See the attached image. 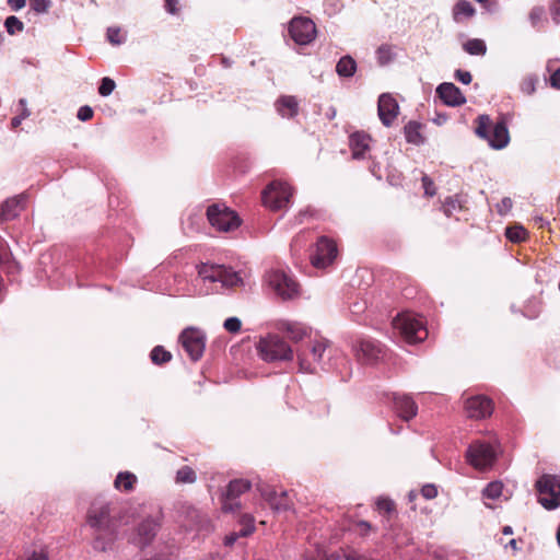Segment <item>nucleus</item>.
Returning a JSON list of instances; mask_svg holds the SVG:
<instances>
[{
    "label": "nucleus",
    "instance_id": "nucleus-59",
    "mask_svg": "<svg viewBox=\"0 0 560 560\" xmlns=\"http://www.w3.org/2000/svg\"><path fill=\"white\" fill-rule=\"evenodd\" d=\"M25 560H48L47 556L44 552H33Z\"/></svg>",
    "mask_w": 560,
    "mask_h": 560
},
{
    "label": "nucleus",
    "instance_id": "nucleus-32",
    "mask_svg": "<svg viewBox=\"0 0 560 560\" xmlns=\"http://www.w3.org/2000/svg\"><path fill=\"white\" fill-rule=\"evenodd\" d=\"M463 49L471 56H485L487 52V45L482 39L472 38L464 43Z\"/></svg>",
    "mask_w": 560,
    "mask_h": 560
},
{
    "label": "nucleus",
    "instance_id": "nucleus-62",
    "mask_svg": "<svg viewBox=\"0 0 560 560\" xmlns=\"http://www.w3.org/2000/svg\"><path fill=\"white\" fill-rule=\"evenodd\" d=\"M215 291V288L213 287H206V288H201L199 289L198 291H196L198 294L200 295H207L209 293H212Z\"/></svg>",
    "mask_w": 560,
    "mask_h": 560
},
{
    "label": "nucleus",
    "instance_id": "nucleus-52",
    "mask_svg": "<svg viewBox=\"0 0 560 560\" xmlns=\"http://www.w3.org/2000/svg\"><path fill=\"white\" fill-rule=\"evenodd\" d=\"M421 494L425 499L431 500L438 495V490H436L435 486H433V485H425L421 489Z\"/></svg>",
    "mask_w": 560,
    "mask_h": 560
},
{
    "label": "nucleus",
    "instance_id": "nucleus-19",
    "mask_svg": "<svg viewBox=\"0 0 560 560\" xmlns=\"http://www.w3.org/2000/svg\"><path fill=\"white\" fill-rule=\"evenodd\" d=\"M466 413L472 419H483L492 413V402L483 396H476L467 399L465 405Z\"/></svg>",
    "mask_w": 560,
    "mask_h": 560
},
{
    "label": "nucleus",
    "instance_id": "nucleus-10",
    "mask_svg": "<svg viewBox=\"0 0 560 560\" xmlns=\"http://www.w3.org/2000/svg\"><path fill=\"white\" fill-rule=\"evenodd\" d=\"M207 218L219 232H232L241 225L238 215L224 205L213 203L207 209Z\"/></svg>",
    "mask_w": 560,
    "mask_h": 560
},
{
    "label": "nucleus",
    "instance_id": "nucleus-6",
    "mask_svg": "<svg viewBox=\"0 0 560 560\" xmlns=\"http://www.w3.org/2000/svg\"><path fill=\"white\" fill-rule=\"evenodd\" d=\"M476 135L487 140L488 144L494 150L504 149L510 142V133L506 122L501 119L493 124L487 115L478 117Z\"/></svg>",
    "mask_w": 560,
    "mask_h": 560
},
{
    "label": "nucleus",
    "instance_id": "nucleus-34",
    "mask_svg": "<svg viewBox=\"0 0 560 560\" xmlns=\"http://www.w3.org/2000/svg\"><path fill=\"white\" fill-rule=\"evenodd\" d=\"M505 236L514 243L525 241L527 237V231L522 225L509 226L505 229Z\"/></svg>",
    "mask_w": 560,
    "mask_h": 560
},
{
    "label": "nucleus",
    "instance_id": "nucleus-21",
    "mask_svg": "<svg viewBox=\"0 0 560 560\" xmlns=\"http://www.w3.org/2000/svg\"><path fill=\"white\" fill-rule=\"evenodd\" d=\"M436 94L447 106L456 107L466 103L465 95L454 83L451 82L441 83L436 88Z\"/></svg>",
    "mask_w": 560,
    "mask_h": 560
},
{
    "label": "nucleus",
    "instance_id": "nucleus-64",
    "mask_svg": "<svg viewBox=\"0 0 560 560\" xmlns=\"http://www.w3.org/2000/svg\"><path fill=\"white\" fill-rule=\"evenodd\" d=\"M516 540L515 539H511L509 541V544L506 546L511 547L512 549L516 550L517 549V546H516Z\"/></svg>",
    "mask_w": 560,
    "mask_h": 560
},
{
    "label": "nucleus",
    "instance_id": "nucleus-39",
    "mask_svg": "<svg viewBox=\"0 0 560 560\" xmlns=\"http://www.w3.org/2000/svg\"><path fill=\"white\" fill-rule=\"evenodd\" d=\"M354 532L360 536V537H368L370 534L372 533H375L376 532V527L373 526L370 522L368 521H358L355 524H354Z\"/></svg>",
    "mask_w": 560,
    "mask_h": 560
},
{
    "label": "nucleus",
    "instance_id": "nucleus-47",
    "mask_svg": "<svg viewBox=\"0 0 560 560\" xmlns=\"http://www.w3.org/2000/svg\"><path fill=\"white\" fill-rule=\"evenodd\" d=\"M223 327L229 332H238L242 328V322L238 317H229L224 320Z\"/></svg>",
    "mask_w": 560,
    "mask_h": 560
},
{
    "label": "nucleus",
    "instance_id": "nucleus-55",
    "mask_svg": "<svg viewBox=\"0 0 560 560\" xmlns=\"http://www.w3.org/2000/svg\"><path fill=\"white\" fill-rule=\"evenodd\" d=\"M165 10L170 14H176L179 11V0H165Z\"/></svg>",
    "mask_w": 560,
    "mask_h": 560
},
{
    "label": "nucleus",
    "instance_id": "nucleus-40",
    "mask_svg": "<svg viewBox=\"0 0 560 560\" xmlns=\"http://www.w3.org/2000/svg\"><path fill=\"white\" fill-rule=\"evenodd\" d=\"M19 105L22 108L21 116H15L11 119L12 128H18L24 119H26L31 116V112L27 108V101L25 98H21L19 101Z\"/></svg>",
    "mask_w": 560,
    "mask_h": 560
},
{
    "label": "nucleus",
    "instance_id": "nucleus-22",
    "mask_svg": "<svg viewBox=\"0 0 560 560\" xmlns=\"http://www.w3.org/2000/svg\"><path fill=\"white\" fill-rule=\"evenodd\" d=\"M392 400L395 411L401 419L409 421L417 415L418 407L409 395L393 393Z\"/></svg>",
    "mask_w": 560,
    "mask_h": 560
},
{
    "label": "nucleus",
    "instance_id": "nucleus-37",
    "mask_svg": "<svg viewBox=\"0 0 560 560\" xmlns=\"http://www.w3.org/2000/svg\"><path fill=\"white\" fill-rule=\"evenodd\" d=\"M106 37L112 45H121L126 42V34L121 32L118 26H110L107 28Z\"/></svg>",
    "mask_w": 560,
    "mask_h": 560
},
{
    "label": "nucleus",
    "instance_id": "nucleus-48",
    "mask_svg": "<svg viewBox=\"0 0 560 560\" xmlns=\"http://www.w3.org/2000/svg\"><path fill=\"white\" fill-rule=\"evenodd\" d=\"M513 207V201L510 197H504L498 205L497 211L500 215H506Z\"/></svg>",
    "mask_w": 560,
    "mask_h": 560
},
{
    "label": "nucleus",
    "instance_id": "nucleus-26",
    "mask_svg": "<svg viewBox=\"0 0 560 560\" xmlns=\"http://www.w3.org/2000/svg\"><path fill=\"white\" fill-rule=\"evenodd\" d=\"M275 106L278 114L283 118H293L299 113V102L296 97L292 95L280 96Z\"/></svg>",
    "mask_w": 560,
    "mask_h": 560
},
{
    "label": "nucleus",
    "instance_id": "nucleus-57",
    "mask_svg": "<svg viewBox=\"0 0 560 560\" xmlns=\"http://www.w3.org/2000/svg\"><path fill=\"white\" fill-rule=\"evenodd\" d=\"M8 3L13 11H19L25 7L26 0H8Z\"/></svg>",
    "mask_w": 560,
    "mask_h": 560
},
{
    "label": "nucleus",
    "instance_id": "nucleus-11",
    "mask_svg": "<svg viewBox=\"0 0 560 560\" xmlns=\"http://www.w3.org/2000/svg\"><path fill=\"white\" fill-rule=\"evenodd\" d=\"M179 342L192 361H198L206 348V335L196 327H187L179 335Z\"/></svg>",
    "mask_w": 560,
    "mask_h": 560
},
{
    "label": "nucleus",
    "instance_id": "nucleus-15",
    "mask_svg": "<svg viewBox=\"0 0 560 560\" xmlns=\"http://www.w3.org/2000/svg\"><path fill=\"white\" fill-rule=\"evenodd\" d=\"M252 485L246 479H234L229 482L221 498V509L225 513H234L241 509L238 497L250 489Z\"/></svg>",
    "mask_w": 560,
    "mask_h": 560
},
{
    "label": "nucleus",
    "instance_id": "nucleus-46",
    "mask_svg": "<svg viewBox=\"0 0 560 560\" xmlns=\"http://www.w3.org/2000/svg\"><path fill=\"white\" fill-rule=\"evenodd\" d=\"M544 15H545L544 8H541V7L533 8L528 15L530 24L534 27H537L541 23Z\"/></svg>",
    "mask_w": 560,
    "mask_h": 560
},
{
    "label": "nucleus",
    "instance_id": "nucleus-50",
    "mask_svg": "<svg viewBox=\"0 0 560 560\" xmlns=\"http://www.w3.org/2000/svg\"><path fill=\"white\" fill-rule=\"evenodd\" d=\"M77 117L81 121H88L93 117V109L88 105L81 106L78 110Z\"/></svg>",
    "mask_w": 560,
    "mask_h": 560
},
{
    "label": "nucleus",
    "instance_id": "nucleus-54",
    "mask_svg": "<svg viewBox=\"0 0 560 560\" xmlns=\"http://www.w3.org/2000/svg\"><path fill=\"white\" fill-rule=\"evenodd\" d=\"M550 14L556 23H560V0H553L550 5Z\"/></svg>",
    "mask_w": 560,
    "mask_h": 560
},
{
    "label": "nucleus",
    "instance_id": "nucleus-16",
    "mask_svg": "<svg viewBox=\"0 0 560 560\" xmlns=\"http://www.w3.org/2000/svg\"><path fill=\"white\" fill-rule=\"evenodd\" d=\"M159 529V521L153 517H147L137 526L131 542L143 549L151 545Z\"/></svg>",
    "mask_w": 560,
    "mask_h": 560
},
{
    "label": "nucleus",
    "instance_id": "nucleus-33",
    "mask_svg": "<svg viewBox=\"0 0 560 560\" xmlns=\"http://www.w3.org/2000/svg\"><path fill=\"white\" fill-rule=\"evenodd\" d=\"M196 479V471L189 466H183L176 471V483H194Z\"/></svg>",
    "mask_w": 560,
    "mask_h": 560
},
{
    "label": "nucleus",
    "instance_id": "nucleus-4",
    "mask_svg": "<svg viewBox=\"0 0 560 560\" xmlns=\"http://www.w3.org/2000/svg\"><path fill=\"white\" fill-rule=\"evenodd\" d=\"M264 283L283 301L293 300L300 294V284L294 276L282 269H270L264 276Z\"/></svg>",
    "mask_w": 560,
    "mask_h": 560
},
{
    "label": "nucleus",
    "instance_id": "nucleus-28",
    "mask_svg": "<svg viewBox=\"0 0 560 560\" xmlns=\"http://www.w3.org/2000/svg\"><path fill=\"white\" fill-rule=\"evenodd\" d=\"M421 125L417 121H409L405 128V138L407 142L419 145L423 143V137L420 132Z\"/></svg>",
    "mask_w": 560,
    "mask_h": 560
},
{
    "label": "nucleus",
    "instance_id": "nucleus-2",
    "mask_svg": "<svg viewBox=\"0 0 560 560\" xmlns=\"http://www.w3.org/2000/svg\"><path fill=\"white\" fill-rule=\"evenodd\" d=\"M332 352L326 339L312 340L307 347H298L295 350L300 370L305 373H314L316 365L323 370L332 366Z\"/></svg>",
    "mask_w": 560,
    "mask_h": 560
},
{
    "label": "nucleus",
    "instance_id": "nucleus-20",
    "mask_svg": "<svg viewBox=\"0 0 560 560\" xmlns=\"http://www.w3.org/2000/svg\"><path fill=\"white\" fill-rule=\"evenodd\" d=\"M399 106L396 100L389 94H382L378 97L377 112L384 126L389 127L397 117Z\"/></svg>",
    "mask_w": 560,
    "mask_h": 560
},
{
    "label": "nucleus",
    "instance_id": "nucleus-43",
    "mask_svg": "<svg viewBox=\"0 0 560 560\" xmlns=\"http://www.w3.org/2000/svg\"><path fill=\"white\" fill-rule=\"evenodd\" d=\"M116 88V83L113 79L105 77L102 79L101 84L98 86L100 95L106 97L113 93Z\"/></svg>",
    "mask_w": 560,
    "mask_h": 560
},
{
    "label": "nucleus",
    "instance_id": "nucleus-5",
    "mask_svg": "<svg viewBox=\"0 0 560 560\" xmlns=\"http://www.w3.org/2000/svg\"><path fill=\"white\" fill-rule=\"evenodd\" d=\"M393 328L410 345L421 342L428 337L423 318L410 312L397 314L393 319Z\"/></svg>",
    "mask_w": 560,
    "mask_h": 560
},
{
    "label": "nucleus",
    "instance_id": "nucleus-60",
    "mask_svg": "<svg viewBox=\"0 0 560 560\" xmlns=\"http://www.w3.org/2000/svg\"><path fill=\"white\" fill-rule=\"evenodd\" d=\"M346 560H365L366 558L355 552H349L345 555Z\"/></svg>",
    "mask_w": 560,
    "mask_h": 560
},
{
    "label": "nucleus",
    "instance_id": "nucleus-35",
    "mask_svg": "<svg viewBox=\"0 0 560 560\" xmlns=\"http://www.w3.org/2000/svg\"><path fill=\"white\" fill-rule=\"evenodd\" d=\"M150 358L154 364H163L172 359L171 352L166 351L162 346H156L152 349Z\"/></svg>",
    "mask_w": 560,
    "mask_h": 560
},
{
    "label": "nucleus",
    "instance_id": "nucleus-42",
    "mask_svg": "<svg viewBox=\"0 0 560 560\" xmlns=\"http://www.w3.org/2000/svg\"><path fill=\"white\" fill-rule=\"evenodd\" d=\"M241 524L243 526L242 529L240 530V535L242 537L250 535L255 529L254 517L249 514H245L242 516Z\"/></svg>",
    "mask_w": 560,
    "mask_h": 560
},
{
    "label": "nucleus",
    "instance_id": "nucleus-3",
    "mask_svg": "<svg viewBox=\"0 0 560 560\" xmlns=\"http://www.w3.org/2000/svg\"><path fill=\"white\" fill-rule=\"evenodd\" d=\"M205 285L220 283L222 288L243 285L244 280L240 272L231 267L215 264H201L198 266V279Z\"/></svg>",
    "mask_w": 560,
    "mask_h": 560
},
{
    "label": "nucleus",
    "instance_id": "nucleus-49",
    "mask_svg": "<svg viewBox=\"0 0 560 560\" xmlns=\"http://www.w3.org/2000/svg\"><path fill=\"white\" fill-rule=\"evenodd\" d=\"M31 8L37 13L46 12L50 7L49 0H30Z\"/></svg>",
    "mask_w": 560,
    "mask_h": 560
},
{
    "label": "nucleus",
    "instance_id": "nucleus-24",
    "mask_svg": "<svg viewBox=\"0 0 560 560\" xmlns=\"http://www.w3.org/2000/svg\"><path fill=\"white\" fill-rule=\"evenodd\" d=\"M26 201L25 195L14 196L8 198L0 208V218L2 221H11L15 219L24 209Z\"/></svg>",
    "mask_w": 560,
    "mask_h": 560
},
{
    "label": "nucleus",
    "instance_id": "nucleus-1",
    "mask_svg": "<svg viewBox=\"0 0 560 560\" xmlns=\"http://www.w3.org/2000/svg\"><path fill=\"white\" fill-rule=\"evenodd\" d=\"M88 524L95 532L93 548L108 550L116 539L117 526L110 517L108 504H93L88 514Z\"/></svg>",
    "mask_w": 560,
    "mask_h": 560
},
{
    "label": "nucleus",
    "instance_id": "nucleus-23",
    "mask_svg": "<svg viewBox=\"0 0 560 560\" xmlns=\"http://www.w3.org/2000/svg\"><path fill=\"white\" fill-rule=\"evenodd\" d=\"M278 328L284 332L290 340L296 343L310 337L312 331L305 324L293 320H281Z\"/></svg>",
    "mask_w": 560,
    "mask_h": 560
},
{
    "label": "nucleus",
    "instance_id": "nucleus-56",
    "mask_svg": "<svg viewBox=\"0 0 560 560\" xmlns=\"http://www.w3.org/2000/svg\"><path fill=\"white\" fill-rule=\"evenodd\" d=\"M550 84L551 86L560 90V68L557 69L550 77Z\"/></svg>",
    "mask_w": 560,
    "mask_h": 560
},
{
    "label": "nucleus",
    "instance_id": "nucleus-36",
    "mask_svg": "<svg viewBox=\"0 0 560 560\" xmlns=\"http://www.w3.org/2000/svg\"><path fill=\"white\" fill-rule=\"evenodd\" d=\"M4 27L8 32V34L16 35V34L23 32L24 24L19 18H16L14 15H10L4 21Z\"/></svg>",
    "mask_w": 560,
    "mask_h": 560
},
{
    "label": "nucleus",
    "instance_id": "nucleus-27",
    "mask_svg": "<svg viewBox=\"0 0 560 560\" xmlns=\"http://www.w3.org/2000/svg\"><path fill=\"white\" fill-rule=\"evenodd\" d=\"M136 482V475L129 471H121L116 476L114 487L118 491L129 492L133 489Z\"/></svg>",
    "mask_w": 560,
    "mask_h": 560
},
{
    "label": "nucleus",
    "instance_id": "nucleus-63",
    "mask_svg": "<svg viewBox=\"0 0 560 560\" xmlns=\"http://www.w3.org/2000/svg\"><path fill=\"white\" fill-rule=\"evenodd\" d=\"M502 533L504 535H512L513 534V528L511 526H504L503 529H502Z\"/></svg>",
    "mask_w": 560,
    "mask_h": 560
},
{
    "label": "nucleus",
    "instance_id": "nucleus-12",
    "mask_svg": "<svg viewBox=\"0 0 560 560\" xmlns=\"http://www.w3.org/2000/svg\"><path fill=\"white\" fill-rule=\"evenodd\" d=\"M289 34L295 44L305 46L311 44L316 38V25L306 16L293 18L288 27Z\"/></svg>",
    "mask_w": 560,
    "mask_h": 560
},
{
    "label": "nucleus",
    "instance_id": "nucleus-13",
    "mask_svg": "<svg viewBox=\"0 0 560 560\" xmlns=\"http://www.w3.org/2000/svg\"><path fill=\"white\" fill-rule=\"evenodd\" d=\"M337 256L338 248L336 243L326 236H322L315 244L311 261L315 268L326 269L336 260Z\"/></svg>",
    "mask_w": 560,
    "mask_h": 560
},
{
    "label": "nucleus",
    "instance_id": "nucleus-9",
    "mask_svg": "<svg viewBox=\"0 0 560 560\" xmlns=\"http://www.w3.org/2000/svg\"><path fill=\"white\" fill-rule=\"evenodd\" d=\"M292 196L293 190L290 185L283 180L276 179L262 190V203L270 210H281L290 205Z\"/></svg>",
    "mask_w": 560,
    "mask_h": 560
},
{
    "label": "nucleus",
    "instance_id": "nucleus-17",
    "mask_svg": "<svg viewBox=\"0 0 560 560\" xmlns=\"http://www.w3.org/2000/svg\"><path fill=\"white\" fill-rule=\"evenodd\" d=\"M353 350L357 359L364 364H373L382 357V347L373 339H360Z\"/></svg>",
    "mask_w": 560,
    "mask_h": 560
},
{
    "label": "nucleus",
    "instance_id": "nucleus-53",
    "mask_svg": "<svg viewBox=\"0 0 560 560\" xmlns=\"http://www.w3.org/2000/svg\"><path fill=\"white\" fill-rule=\"evenodd\" d=\"M455 78L463 84H469L472 80V77L469 71H465V70H460V69L455 71Z\"/></svg>",
    "mask_w": 560,
    "mask_h": 560
},
{
    "label": "nucleus",
    "instance_id": "nucleus-25",
    "mask_svg": "<svg viewBox=\"0 0 560 560\" xmlns=\"http://www.w3.org/2000/svg\"><path fill=\"white\" fill-rule=\"evenodd\" d=\"M371 137L365 132L357 131L349 137V147L352 158L361 160L365 158V153L370 150Z\"/></svg>",
    "mask_w": 560,
    "mask_h": 560
},
{
    "label": "nucleus",
    "instance_id": "nucleus-38",
    "mask_svg": "<svg viewBox=\"0 0 560 560\" xmlns=\"http://www.w3.org/2000/svg\"><path fill=\"white\" fill-rule=\"evenodd\" d=\"M503 485L501 481H492L482 491L485 499L495 500L502 494Z\"/></svg>",
    "mask_w": 560,
    "mask_h": 560
},
{
    "label": "nucleus",
    "instance_id": "nucleus-44",
    "mask_svg": "<svg viewBox=\"0 0 560 560\" xmlns=\"http://www.w3.org/2000/svg\"><path fill=\"white\" fill-rule=\"evenodd\" d=\"M537 78L535 77H526L521 82L520 89L526 95H532L536 91Z\"/></svg>",
    "mask_w": 560,
    "mask_h": 560
},
{
    "label": "nucleus",
    "instance_id": "nucleus-51",
    "mask_svg": "<svg viewBox=\"0 0 560 560\" xmlns=\"http://www.w3.org/2000/svg\"><path fill=\"white\" fill-rule=\"evenodd\" d=\"M422 186L424 188L425 196L432 197L435 195L434 184L427 175L422 177Z\"/></svg>",
    "mask_w": 560,
    "mask_h": 560
},
{
    "label": "nucleus",
    "instance_id": "nucleus-29",
    "mask_svg": "<svg viewBox=\"0 0 560 560\" xmlns=\"http://www.w3.org/2000/svg\"><path fill=\"white\" fill-rule=\"evenodd\" d=\"M357 71V62L350 56H345L340 58L336 66V72L340 77L350 78Z\"/></svg>",
    "mask_w": 560,
    "mask_h": 560
},
{
    "label": "nucleus",
    "instance_id": "nucleus-58",
    "mask_svg": "<svg viewBox=\"0 0 560 560\" xmlns=\"http://www.w3.org/2000/svg\"><path fill=\"white\" fill-rule=\"evenodd\" d=\"M240 537H242V536L240 535V532H238V533H231L230 535H228V536L225 537V539H224V544H225L226 546H233V545L235 544V541H236Z\"/></svg>",
    "mask_w": 560,
    "mask_h": 560
},
{
    "label": "nucleus",
    "instance_id": "nucleus-8",
    "mask_svg": "<svg viewBox=\"0 0 560 560\" xmlns=\"http://www.w3.org/2000/svg\"><path fill=\"white\" fill-rule=\"evenodd\" d=\"M538 502L546 510H556L560 506V475L545 474L536 481Z\"/></svg>",
    "mask_w": 560,
    "mask_h": 560
},
{
    "label": "nucleus",
    "instance_id": "nucleus-61",
    "mask_svg": "<svg viewBox=\"0 0 560 560\" xmlns=\"http://www.w3.org/2000/svg\"><path fill=\"white\" fill-rule=\"evenodd\" d=\"M533 220L535 221L536 224H538L540 228H542L544 225L548 224V221L542 218L541 215H535L533 218Z\"/></svg>",
    "mask_w": 560,
    "mask_h": 560
},
{
    "label": "nucleus",
    "instance_id": "nucleus-7",
    "mask_svg": "<svg viewBox=\"0 0 560 560\" xmlns=\"http://www.w3.org/2000/svg\"><path fill=\"white\" fill-rule=\"evenodd\" d=\"M259 357L266 362L292 361L295 351L278 335L261 337L256 342Z\"/></svg>",
    "mask_w": 560,
    "mask_h": 560
},
{
    "label": "nucleus",
    "instance_id": "nucleus-31",
    "mask_svg": "<svg viewBox=\"0 0 560 560\" xmlns=\"http://www.w3.org/2000/svg\"><path fill=\"white\" fill-rule=\"evenodd\" d=\"M396 49L392 45H382L376 50V59L380 66H387L396 59Z\"/></svg>",
    "mask_w": 560,
    "mask_h": 560
},
{
    "label": "nucleus",
    "instance_id": "nucleus-30",
    "mask_svg": "<svg viewBox=\"0 0 560 560\" xmlns=\"http://www.w3.org/2000/svg\"><path fill=\"white\" fill-rule=\"evenodd\" d=\"M475 8L467 0L458 1L453 9V16L456 22H459L462 19L471 18L475 15Z\"/></svg>",
    "mask_w": 560,
    "mask_h": 560
},
{
    "label": "nucleus",
    "instance_id": "nucleus-14",
    "mask_svg": "<svg viewBox=\"0 0 560 560\" xmlns=\"http://www.w3.org/2000/svg\"><path fill=\"white\" fill-rule=\"evenodd\" d=\"M497 453L492 445L485 442H475L466 452L467 462L477 469H486L494 463Z\"/></svg>",
    "mask_w": 560,
    "mask_h": 560
},
{
    "label": "nucleus",
    "instance_id": "nucleus-41",
    "mask_svg": "<svg viewBox=\"0 0 560 560\" xmlns=\"http://www.w3.org/2000/svg\"><path fill=\"white\" fill-rule=\"evenodd\" d=\"M462 208L460 202L457 197H447L443 203V212L446 217H451L454 211H457Z\"/></svg>",
    "mask_w": 560,
    "mask_h": 560
},
{
    "label": "nucleus",
    "instance_id": "nucleus-45",
    "mask_svg": "<svg viewBox=\"0 0 560 560\" xmlns=\"http://www.w3.org/2000/svg\"><path fill=\"white\" fill-rule=\"evenodd\" d=\"M376 508L381 513L390 515L395 511L394 502L386 498H378L376 500Z\"/></svg>",
    "mask_w": 560,
    "mask_h": 560
},
{
    "label": "nucleus",
    "instance_id": "nucleus-18",
    "mask_svg": "<svg viewBox=\"0 0 560 560\" xmlns=\"http://www.w3.org/2000/svg\"><path fill=\"white\" fill-rule=\"evenodd\" d=\"M261 498L269 504L275 512H285L292 506L291 501L288 498L287 491H276L268 486H260L258 488Z\"/></svg>",
    "mask_w": 560,
    "mask_h": 560
}]
</instances>
